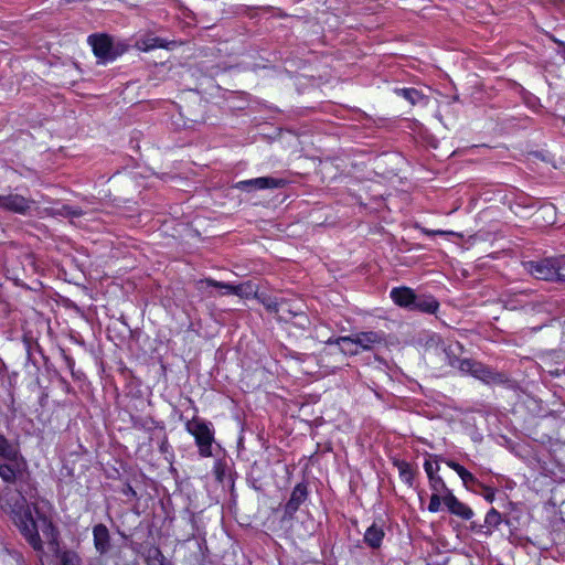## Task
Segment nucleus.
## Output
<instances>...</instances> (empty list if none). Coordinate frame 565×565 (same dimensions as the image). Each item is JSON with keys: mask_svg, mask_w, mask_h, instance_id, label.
I'll return each instance as SVG.
<instances>
[{"mask_svg": "<svg viewBox=\"0 0 565 565\" xmlns=\"http://www.w3.org/2000/svg\"><path fill=\"white\" fill-rule=\"evenodd\" d=\"M12 518L30 545L36 551L42 550V541L39 535V530H42L43 533H45L47 530L52 529V523L49 519L44 515H40L38 520H35L30 508L24 504L12 510Z\"/></svg>", "mask_w": 565, "mask_h": 565, "instance_id": "obj_1", "label": "nucleus"}, {"mask_svg": "<svg viewBox=\"0 0 565 565\" xmlns=\"http://www.w3.org/2000/svg\"><path fill=\"white\" fill-rule=\"evenodd\" d=\"M384 342V334L375 331L360 332L351 337H339L329 339L328 344L342 345L341 351L345 354H358V348L372 350L375 345Z\"/></svg>", "mask_w": 565, "mask_h": 565, "instance_id": "obj_2", "label": "nucleus"}, {"mask_svg": "<svg viewBox=\"0 0 565 565\" xmlns=\"http://www.w3.org/2000/svg\"><path fill=\"white\" fill-rule=\"evenodd\" d=\"M186 430L194 436L200 455L209 457L212 455V443L214 440L213 433L210 427L200 419L189 420L185 425Z\"/></svg>", "mask_w": 565, "mask_h": 565, "instance_id": "obj_3", "label": "nucleus"}, {"mask_svg": "<svg viewBox=\"0 0 565 565\" xmlns=\"http://www.w3.org/2000/svg\"><path fill=\"white\" fill-rule=\"evenodd\" d=\"M523 266L525 270L536 279L554 280L555 278V257L544 258L537 262H525Z\"/></svg>", "mask_w": 565, "mask_h": 565, "instance_id": "obj_4", "label": "nucleus"}, {"mask_svg": "<svg viewBox=\"0 0 565 565\" xmlns=\"http://www.w3.org/2000/svg\"><path fill=\"white\" fill-rule=\"evenodd\" d=\"M7 462L0 465V478L7 483H14L22 478L25 462L22 458L9 455Z\"/></svg>", "mask_w": 565, "mask_h": 565, "instance_id": "obj_5", "label": "nucleus"}, {"mask_svg": "<svg viewBox=\"0 0 565 565\" xmlns=\"http://www.w3.org/2000/svg\"><path fill=\"white\" fill-rule=\"evenodd\" d=\"M32 204V200L26 199L20 194H4L0 195V209L13 213L25 214Z\"/></svg>", "mask_w": 565, "mask_h": 565, "instance_id": "obj_6", "label": "nucleus"}, {"mask_svg": "<svg viewBox=\"0 0 565 565\" xmlns=\"http://www.w3.org/2000/svg\"><path fill=\"white\" fill-rule=\"evenodd\" d=\"M284 184L281 179H275L270 177H260L250 180H244L235 183L233 185L234 189L243 190V191H254V190H263V189H274L279 188Z\"/></svg>", "mask_w": 565, "mask_h": 565, "instance_id": "obj_7", "label": "nucleus"}, {"mask_svg": "<svg viewBox=\"0 0 565 565\" xmlns=\"http://www.w3.org/2000/svg\"><path fill=\"white\" fill-rule=\"evenodd\" d=\"M88 42L93 47L94 54L102 58L103 61H109L115 58V54L113 52L111 41L109 36L102 35H90L88 38Z\"/></svg>", "mask_w": 565, "mask_h": 565, "instance_id": "obj_8", "label": "nucleus"}, {"mask_svg": "<svg viewBox=\"0 0 565 565\" xmlns=\"http://www.w3.org/2000/svg\"><path fill=\"white\" fill-rule=\"evenodd\" d=\"M306 499L307 488L301 483L297 484L294 488L291 495L285 505V514L282 519H291L296 511L299 509L300 504L303 503Z\"/></svg>", "mask_w": 565, "mask_h": 565, "instance_id": "obj_9", "label": "nucleus"}, {"mask_svg": "<svg viewBox=\"0 0 565 565\" xmlns=\"http://www.w3.org/2000/svg\"><path fill=\"white\" fill-rule=\"evenodd\" d=\"M443 501L448 508V510L465 520H469L472 516V510L468 508L466 504L460 502L452 492L447 493L443 497Z\"/></svg>", "mask_w": 565, "mask_h": 565, "instance_id": "obj_10", "label": "nucleus"}, {"mask_svg": "<svg viewBox=\"0 0 565 565\" xmlns=\"http://www.w3.org/2000/svg\"><path fill=\"white\" fill-rule=\"evenodd\" d=\"M94 545L95 548L100 553H106L110 547L109 531L104 524H97L93 529Z\"/></svg>", "mask_w": 565, "mask_h": 565, "instance_id": "obj_11", "label": "nucleus"}, {"mask_svg": "<svg viewBox=\"0 0 565 565\" xmlns=\"http://www.w3.org/2000/svg\"><path fill=\"white\" fill-rule=\"evenodd\" d=\"M173 42H168L158 36L145 35L136 41V47L139 51L148 52L154 49H170Z\"/></svg>", "mask_w": 565, "mask_h": 565, "instance_id": "obj_12", "label": "nucleus"}, {"mask_svg": "<svg viewBox=\"0 0 565 565\" xmlns=\"http://www.w3.org/2000/svg\"><path fill=\"white\" fill-rule=\"evenodd\" d=\"M391 298L396 305L401 307L413 308L416 295L408 287H398L392 289Z\"/></svg>", "mask_w": 565, "mask_h": 565, "instance_id": "obj_13", "label": "nucleus"}, {"mask_svg": "<svg viewBox=\"0 0 565 565\" xmlns=\"http://www.w3.org/2000/svg\"><path fill=\"white\" fill-rule=\"evenodd\" d=\"M276 316L280 321H284V322H290L296 317H300V318H302L303 321H307V318L303 315V312L301 311V309L296 308L289 301H286V300L280 301V305H279Z\"/></svg>", "mask_w": 565, "mask_h": 565, "instance_id": "obj_14", "label": "nucleus"}, {"mask_svg": "<svg viewBox=\"0 0 565 565\" xmlns=\"http://www.w3.org/2000/svg\"><path fill=\"white\" fill-rule=\"evenodd\" d=\"M383 537V530L373 524L366 530L364 534V542L372 548H376L381 545Z\"/></svg>", "mask_w": 565, "mask_h": 565, "instance_id": "obj_15", "label": "nucleus"}, {"mask_svg": "<svg viewBox=\"0 0 565 565\" xmlns=\"http://www.w3.org/2000/svg\"><path fill=\"white\" fill-rule=\"evenodd\" d=\"M445 463L451 468L452 470H455L458 476L461 478L463 484L466 487H468L470 483H477V479L475 478V476L469 472L463 466L459 465L458 462L454 461V460H444Z\"/></svg>", "mask_w": 565, "mask_h": 565, "instance_id": "obj_16", "label": "nucleus"}, {"mask_svg": "<svg viewBox=\"0 0 565 565\" xmlns=\"http://www.w3.org/2000/svg\"><path fill=\"white\" fill-rule=\"evenodd\" d=\"M412 309L434 313L438 309V302L433 298L423 299L416 297Z\"/></svg>", "mask_w": 565, "mask_h": 565, "instance_id": "obj_17", "label": "nucleus"}, {"mask_svg": "<svg viewBox=\"0 0 565 565\" xmlns=\"http://www.w3.org/2000/svg\"><path fill=\"white\" fill-rule=\"evenodd\" d=\"M395 93L403 96L412 105H416L424 100V95L415 88H399L395 89Z\"/></svg>", "mask_w": 565, "mask_h": 565, "instance_id": "obj_18", "label": "nucleus"}, {"mask_svg": "<svg viewBox=\"0 0 565 565\" xmlns=\"http://www.w3.org/2000/svg\"><path fill=\"white\" fill-rule=\"evenodd\" d=\"M396 467L398 469L399 477L408 486H413L414 472L409 466V463L405 461H397Z\"/></svg>", "mask_w": 565, "mask_h": 565, "instance_id": "obj_19", "label": "nucleus"}, {"mask_svg": "<svg viewBox=\"0 0 565 565\" xmlns=\"http://www.w3.org/2000/svg\"><path fill=\"white\" fill-rule=\"evenodd\" d=\"M428 480H429V486H430V489L433 490V493L443 494V497H444L445 494L451 492L439 475L428 478Z\"/></svg>", "mask_w": 565, "mask_h": 565, "instance_id": "obj_20", "label": "nucleus"}, {"mask_svg": "<svg viewBox=\"0 0 565 565\" xmlns=\"http://www.w3.org/2000/svg\"><path fill=\"white\" fill-rule=\"evenodd\" d=\"M257 288L252 281H246L239 285H236L235 295L241 298H248L250 296H256Z\"/></svg>", "mask_w": 565, "mask_h": 565, "instance_id": "obj_21", "label": "nucleus"}, {"mask_svg": "<svg viewBox=\"0 0 565 565\" xmlns=\"http://www.w3.org/2000/svg\"><path fill=\"white\" fill-rule=\"evenodd\" d=\"M551 307H552V305L547 303V302H542V303L531 302V303L522 305L520 308L523 309L525 311V313L532 315L535 312L550 313Z\"/></svg>", "mask_w": 565, "mask_h": 565, "instance_id": "obj_22", "label": "nucleus"}, {"mask_svg": "<svg viewBox=\"0 0 565 565\" xmlns=\"http://www.w3.org/2000/svg\"><path fill=\"white\" fill-rule=\"evenodd\" d=\"M200 282L201 284H206L207 286H212V287H215V288L224 289L225 290L224 294H233V295H235L236 285L217 281V280H214V279H211V278L201 280Z\"/></svg>", "mask_w": 565, "mask_h": 565, "instance_id": "obj_23", "label": "nucleus"}, {"mask_svg": "<svg viewBox=\"0 0 565 565\" xmlns=\"http://www.w3.org/2000/svg\"><path fill=\"white\" fill-rule=\"evenodd\" d=\"M60 558L61 565H81V558L75 552H63Z\"/></svg>", "mask_w": 565, "mask_h": 565, "instance_id": "obj_24", "label": "nucleus"}, {"mask_svg": "<svg viewBox=\"0 0 565 565\" xmlns=\"http://www.w3.org/2000/svg\"><path fill=\"white\" fill-rule=\"evenodd\" d=\"M258 299L263 303V306L267 309V311L277 315L280 301H277L276 299L268 297V296H260V297H258Z\"/></svg>", "mask_w": 565, "mask_h": 565, "instance_id": "obj_25", "label": "nucleus"}, {"mask_svg": "<svg viewBox=\"0 0 565 565\" xmlns=\"http://www.w3.org/2000/svg\"><path fill=\"white\" fill-rule=\"evenodd\" d=\"M555 281H565V256L555 257Z\"/></svg>", "mask_w": 565, "mask_h": 565, "instance_id": "obj_26", "label": "nucleus"}, {"mask_svg": "<svg viewBox=\"0 0 565 565\" xmlns=\"http://www.w3.org/2000/svg\"><path fill=\"white\" fill-rule=\"evenodd\" d=\"M471 374L475 377L480 379L484 382H488L492 379L491 372L488 369L483 367V365H481L480 363H477Z\"/></svg>", "mask_w": 565, "mask_h": 565, "instance_id": "obj_27", "label": "nucleus"}, {"mask_svg": "<svg viewBox=\"0 0 565 565\" xmlns=\"http://www.w3.org/2000/svg\"><path fill=\"white\" fill-rule=\"evenodd\" d=\"M486 523L498 526L501 523V514L495 509H491L486 515Z\"/></svg>", "mask_w": 565, "mask_h": 565, "instance_id": "obj_28", "label": "nucleus"}, {"mask_svg": "<svg viewBox=\"0 0 565 565\" xmlns=\"http://www.w3.org/2000/svg\"><path fill=\"white\" fill-rule=\"evenodd\" d=\"M443 494H438V493H433L431 497H430V501H429V504H428V511L429 512H438L439 509H440V503H441V498Z\"/></svg>", "mask_w": 565, "mask_h": 565, "instance_id": "obj_29", "label": "nucleus"}, {"mask_svg": "<svg viewBox=\"0 0 565 565\" xmlns=\"http://www.w3.org/2000/svg\"><path fill=\"white\" fill-rule=\"evenodd\" d=\"M477 365V362L471 361L469 359H465L459 361L458 369L463 373H472L475 366Z\"/></svg>", "mask_w": 565, "mask_h": 565, "instance_id": "obj_30", "label": "nucleus"}, {"mask_svg": "<svg viewBox=\"0 0 565 565\" xmlns=\"http://www.w3.org/2000/svg\"><path fill=\"white\" fill-rule=\"evenodd\" d=\"M10 454L11 447L9 445V441L2 435H0V457L9 458Z\"/></svg>", "mask_w": 565, "mask_h": 565, "instance_id": "obj_31", "label": "nucleus"}, {"mask_svg": "<svg viewBox=\"0 0 565 565\" xmlns=\"http://www.w3.org/2000/svg\"><path fill=\"white\" fill-rule=\"evenodd\" d=\"M424 469H425V471L427 473V477L431 478V477L438 475L439 465L436 462V465L434 466L430 460H426L424 462Z\"/></svg>", "mask_w": 565, "mask_h": 565, "instance_id": "obj_32", "label": "nucleus"}, {"mask_svg": "<svg viewBox=\"0 0 565 565\" xmlns=\"http://www.w3.org/2000/svg\"><path fill=\"white\" fill-rule=\"evenodd\" d=\"M426 235H456L455 232H451V231H441V230H437V231H434V230H425L424 231Z\"/></svg>", "mask_w": 565, "mask_h": 565, "instance_id": "obj_33", "label": "nucleus"}, {"mask_svg": "<svg viewBox=\"0 0 565 565\" xmlns=\"http://www.w3.org/2000/svg\"><path fill=\"white\" fill-rule=\"evenodd\" d=\"M486 490H487V494L484 495V497H486V499H487L488 501L492 502V501H493V499H494V492H493V490H492V489H490V488H486Z\"/></svg>", "mask_w": 565, "mask_h": 565, "instance_id": "obj_34", "label": "nucleus"}, {"mask_svg": "<svg viewBox=\"0 0 565 565\" xmlns=\"http://www.w3.org/2000/svg\"><path fill=\"white\" fill-rule=\"evenodd\" d=\"M541 212L543 214L553 215L554 214V207L553 206H547V207L542 209Z\"/></svg>", "mask_w": 565, "mask_h": 565, "instance_id": "obj_35", "label": "nucleus"}, {"mask_svg": "<svg viewBox=\"0 0 565 565\" xmlns=\"http://www.w3.org/2000/svg\"><path fill=\"white\" fill-rule=\"evenodd\" d=\"M505 307L511 309V310L518 309V306H516L514 300H508Z\"/></svg>", "mask_w": 565, "mask_h": 565, "instance_id": "obj_36", "label": "nucleus"}, {"mask_svg": "<svg viewBox=\"0 0 565 565\" xmlns=\"http://www.w3.org/2000/svg\"><path fill=\"white\" fill-rule=\"evenodd\" d=\"M64 209L67 211V215L79 216L82 214L81 211L71 210L68 207H64Z\"/></svg>", "mask_w": 565, "mask_h": 565, "instance_id": "obj_37", "label": "nucleus"}, {"mask_svg": "<svg viewBox=\"0 0 565 565\" xmlns=\"http://www.w3.org/2000/svg\"><path fill=\"white\" fill-rule=\"evenodd\" d=\"M556 42L558 43V41H556ZM559 44H561V42H559ZM562 45H563V43H562ZM563 58L565 60V44H564V51H563Z\"/></svg>", "mask_w": 565, "mask_h": 565, "instance_id": "obj_38", "label": "nucleus"}]
</instances>
